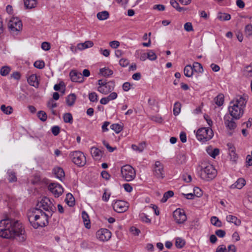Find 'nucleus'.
Listing matches in <instances>:
<instances>
[{
	"mask_svg": "<svg viewBox=\"0 0 252 252\" xmlns=\"http://www.w3.org/2000/svg\"><path fill=\"white\" fill-rule=\"evenodd\" d=\"M0 237L7 239H16L19 242L26 239L25 229L21 222L12 219H5L0 221Z\"/></svg>",
	"mask_w": 252,
	"mask_h": 252,
	"instance_id": "nucleus-1",
	"label": "nucleus"
},
{
	"mask_svg": "<svg viewBox=\"0 0 252 252\" xmlns=\"http://www.w3.org/2000/svg\"><path fill=\"white\" fill-rule=\"evenodd\" d=\"M28 217L31 225L35 229L42 227L48 224V219L51 217L40 209L33 208L28 213Z\"/></svg>",
	"mask_w": 252,
	"mask_h": 252,
	"instance_id": "nucleus-2",
	"label": "nucleus"
},
{
	"mask_svg": "<svg viewBox=\"0 0 252 252\" xmlns=\"http://www.w3.org/2000/svg\"><path fill=\"white\" fill-rule=\"evenodd\" d=\"M247 102L246 96H237L229 103L228 108V115L235 120L240 119L243 115Z\"/></svg>",
	"mask_w": 252,
	"mask_h": 252,
	"instance_id": "nucleus-3",
	"label": "nucleus"
},
{
	"mask_svg": "<svg viewBox=\"0 0 252 252\" xmlns=\"http://www.w3.org/2000/svg\"><path fill=\"white\" fill-rule=\"evenodd\" d=\"M197 170L199 177L205 181H212L217 175L216 169L212 164L209 163L202 164Z\"/></svg>",
	"mask_w": 252,
	"mask_h": 252,
	"instance_id": "nucleus-4",
	"label": "nucleus"
},
{
	"mask_svg": "<svg viewBox=\"0 0 252 252\" xmlns=\"http://www.w3.org/2000/svg\"><path fill=\"white\" fill-rule=\"evenodd\" d=\"M194 132L197 139L202 143L210 140L214 136V132L211 127H202Z\"/></svg>",
	"mask_w": 252,
	"mask_h": 252,
	"instance_id": "nucleus-5",
	"label": "nucleus"
},
{
	"mask_svg": "<svg viewBox=\"0 0 252 252\" xmlns=\"http://www.w3.org/2000/svg\"><path fill=\"white\" fill-rule=\"evenodd\" d=\"M54 200L47 197H44L41 201L38 202L37 206L46 211V214L49 216H52L56 210L54 205Z\"/></svg>",
	"mask_w": 252,
	"mask_h": 252,
	"instance_id": "nucleus-6",
	"label": "nucleus"
},
{
	"mask_svg": "<svg viewBox=\"0 0 252 252\" xmlns=\"http://www.w3.org/2000/svg\"><path fill=\"white\" fill-rule=\"evenodd\" d=\"M121 174L122 178L127 182L133 180L136 177L135 169L128 164L125 165L121 167Z\"/></svg>",
	"mask_w": 252,
	"mask_h": 252,
	"instance_id": "nucleus-7",
	"label": "nucleus"
},
{
	"mask_svg": "<svg viewBox=\"0 0 252 252\" xmlns=\"http://www.w3.org/2000/svg\"><path fill=\"white\" fill-rule=\"evenodd\" d=\"M8 27L11 33L13 35H18L22 31L23 24L21 20L18 17H12L8 23Z\"/></svg>",
	"mask_w": 252,
	"mask_h": 252,
	"instance_id": "nucleus-8",
	"label": "nucleus"
},
{
	"mask_svg": "<svg viewBox=\"0 0 252 252\" xmlns=\"http://www.w3.org/2000/svg\"><path fill=\"white\" fill-rule=\"evenodd\" d=\"M97 91L103 94H107L111 92L115 88L113 82L99 80L98 81Z\"/></svg>",
	"mask_w": 252,
	"mask_h": 252,
	"instance_id": "nucleus-9",
	"label": "nucleus"
},
{
	"mask_svg": "<svg viewBox=\"0 0 252 252\" xmlns=\"http://www.w3.org/2000/svg\"><path fill=\"white\" fill-rule=\"evenodd\" d=\"M173 219L178 225L184 224L187 220V216L185 210L181 208H177L173 212Z\"/></svg>",
	"mask_w": 252,
	"mask_h": 252,
	"instance_id": "nucleus-10",
	"label": "nucleus"
},
{
	"mask_svg": "<svg viewBox=\"0 0 252 252\" xmlns=\"http://www.w3.org/2000/svg\"><path fill=\"white\" fill-rule=\"evenodd\" d=\"M72 162L78 166H83L86 163L84 154L80 151H74L70 154Z\"/></svg>",
	"mask_w": 252,
	"mask_h": 252,
	"instance_id": "nucleus-11",
	"label": "nucleus"
},
{
	"mask_svg": "<svg viewBox=\"0 0 252 252\" xmlns=\"http://www.w3.org/2000/svg\"><path fill=\"white\" fill-rule=\"evenodd\" d=\"M153 174L158 179H163L165 177L164 165L159 161H156L153 166Z\"/></svg>",
	"mask_w": 252,
	"mask_h": 252,
	"instance_id": "nucleus-12",
	"label": "nucleus"
},
{
	"mask_svg": "<svg viewBox=\"0 0 252 252\" xmlns=\"http://www.w3.org/2000/svg\"><path fill=\"white\" fill-rule=\"evenodd\" d=\"M113 209L119 213L126 212L128 208V202L124 200H117L112 204Z\"/></svg>",
	"mask_w": 252,
	"mask_h": 252,
	"instance_id": "nucleus-13",
	"label": "nucleus"
},
{
	"mask_svg": "<svg viewBox=\"0 0 252 252\" xmlns=\"http://www.w3.org/2000/svg\"><path fill=\"white\" fill-rule=\"evenodd\" d=\"M48 189L56 197H59L63 192V187L57 183H51L48 186Z\"/></svg>",
	"mask_w": 252,
	"mask_h": 252,
	"instance_id": "nucleus-14",
	"label": "nucleus"
},
{
	"mask_svg": "<svg viewBox=\"0 0 252 252\" xmlns=\"http://www.w3.org/2000/svg\"><path fill=\"white\" fill-rule=\"evenodd\" d=\"M96 236L101 241H107L111 237V232L106 228H101L96 232Z\"/></svg>",
	"mask_w": 252,
	"mask_h": 252,
	"instance_id": "nucleus-15",
	"label": "nucleus"
},
{
	"mask_svg": "<svg viewBox=\"0 0 252 252\" xmlns=\"http://www.w3.org/2000/svg\"><path fill=\"white\" fill-rule=\"evenodd\" d=\"M223 119L225 126L227 129L232 131L236 128L237 125L234 121L235 120L234 118L230 117L228 114H226L224 116Z\"/></svg>",
	"mask_w": 252,
	"mask_h": 252,
	"instance_id": "nucleus-16",
	"label": "nucleus"
},
{
	"mask_svg": "<svg viewBox=\"0 0 252 252\" xmlns=\"http://www.w3.org/2000/svg\"><path fill=\"white\" fill-rule=\"evenodd\" d=\"M69 75L72 82L81 83L84 81V78L82 73L77 70H71Z\"/></svg>",
	"mask_w": 252,
	"mask_h": 252,
	"instance_id": "nucleus-17",
	"label": "nucleus"
},
{
	"mask_svg": "<svg viewBox=\"0 0 252 252\" xmlns=\"http://www.w3.org/2000/svg\"><path fill=\"white\" fill-rule=\"evenodd\" d=\"M246 184V182L244 178H239L234 184L229 186V189H241L245 186Z\"/></svg>",
	"mask_w": 252,
	"mask_h": 252,
	"instance_id": "nucleus-18",
	"label": "nucleus"
},
{
	"mask_svg": "<svg viewBox=\"0 0 252 252\" xmlns=\"http://www.w3.org/2000/svg\"><path fill=\"white\" fill-rule=\"evenodd\" d=\"M90 152L92 157L95 160H100L103 156L102 151L95 147H92Z\"/></svg>",
	"mask_w": 252,
	"mask_h": 252,
	"instance_id": "nucleus-19",
	"label": "nucleus"
},
{
	"mask_svg": "<svg viewBox=\"0 0 252 252\" xmlns=\"http://www.w3.org/2000/svg\"><path fill=\"white\" fill-rule=\"evenodd\" d=\"M53 173L55 177L62 181L64 179L65 173L63 169L59 166L55 167L53 169Z\"/></svg>",
	"mask_w": 252,
	"mask_h": 252,
	"instance_id": "nucleus-20",
	"label": "nucleus"
},
{
	"mask_svg": "<svg viewBox=\"0 0 252 252\" xmlns=\"http://www.w3.org/2000/svg\"><path fill=\"white\" fill-rule=\"evenodd\" d=\"M28 83L35 88H38L39 82L38 77L36 74H31L27 79Z\"/></svg>",
	"mask_w": 252,
	"mask_h": 252,
	"instance_id": "nucleus-21",
	"label": "nucleus"
},
{
	"mask_svg": "<svg viewBox=\"0 0 252 252\" xmlns=\"http://www.w3.org/2000/svg\"><path fill=\"white\" fill-rule=\"evenodd\" d=\"M93 45L94 43L92 41H86L84 43H80L77 44L76 48L75 49V51H76V49L81 51L89 48H91L93 47Z\"/></svg>",
	"mask_w": 252,
	"mask_h": 252,
	"instance_id": "nucleus-22",
	"label": "nucleus"
},
{
	"mask_svg": "<svg viewBox=\"0 0 252 252\" xmlns=\"http://www.w3.org/2000/svg\"><path fill=\"white\" fill-rule=\"evenodd\" d=\"M206 151L213 158H215L220 154V150L218 148H214L212 146L207 147Z\"/></svg>",
	"mask_w": 252,
	"mask_h": 252,
	"instance_id": "nucleus-23",
	"label": "nucleus"
},
{
	"mask_svg": "<svg viewBox=\"0 0 252 252\" xmlns=\"http://www.w3.org/2000/svg\"><path fill=\"white\" fill-rule=\"evenodd\" d=\"M226 220L229 223H234L236 226H240L241 224V221L237 217L231 215H228L226 217Z\"/></svg>",
	"mask_w": 252,
	"mask_h": 252,
	"instance_id": "nucleus-24",
	"label": "nucleus"
},
{
	"mask_svg": "<svg viewBox=\"0 0 252 252\" xmlns=\"http://www.w3.org/2000/svg\"><path fill=\"white\" fill-rule=\"evenodd\" d=\"M134 56L141 61H145L147 60V53L143 50L139 49L136 50Z\"/></svg>",
	"mask_w": 252,
	"mask_h": 252,
	"instance_id": "nucleus-25",
	"label": "nucleus"
},
{
	"mask_svg": "<svg viewBox=\"0 0 252 252\" xmlns=\"http://www.w3.org/2000/svg\"><path fill=\"white\" fill-rule=\"evenodd\" d=\"M76 99V96L74 94H70L66 98V102L68 106H72L74 105Z\"/></svg>",
	"mask_w": 252,
	"mask_h": 252,
	"instance_id": "nucleus-26",
	"label": "nucleus"
},
{
	"mask_svg": "<svg viewBox=\"0 0 252 252\" xmlns=\"http://www.w3.org/2000/svg\"><path fill=\"white\" fill-rule=\"evenodd\" d=\"M82 218L85 227L87 228H90L91 227V224L89 217L85 211H83L82 212Z\"/></svg>",
	"mask_w": 252,
	"mask_h": 252,
	"instance_id": "nucleus-27",
	"label": "nucleus"
},
{
	"mask_svg": "<svg viewBox=\"0 0 252 252\" xmlns=\"http://www.w3.org/2000/svg\"><path fill=\"white\" fill-rule=\"evenodd\" d=\"M243 74L247 77H252V63L244 68L243 70Z\"/></svg>",
	"mask_w": 252,
	"mask_h": 252,
	"instance_id": "nucleus-28",
	"label": "nucleus"
},
{
	"mask_svg": "<svg viewBox=\"0 0 252 252\" xmlns=\"http://www.w3.org/2000/svg\"><path fill=\"white\" fill-rule=\"evenodd\" d=\"M65 202L70 207H72L74 205L75 199L72 194L70 193L66 194Z\"/></svg>",
	"mask_w": 252,
	"mask_h": 252,
	"instance_id": "nucleus-29",
	"label": "nucleus"
},
{
	"mask_svg": "<svg viewBox=\"0 0 252 252\" xmlns=\"http://www.w3.org/2000/svg\"><path fill=\"white\" fill-rule=\"evenodd\" d=\"M145 148V143L142 142L139 143L138 145L133 144L131 145V148L133 151L141 153L142 152Z\"/></svg>",
	"mask_w": 252,
	"mask_h": 252,
	"instance_id": "nucleus-30",
	"label": "nucleus"
},
{
	"mask_svg": "<svg viewBox=\"0 0 252 252\" xmlns=\"http://www.w3.org/2000/svg\"><path fill=\"white\" fill-rule=\"evenodd\" d=\"M184 75L187 77H191L193 74V68L190 65H186L184 69Z\"/></svg>",
	"mask_w": 252,
	"mask_h": 252,
	"instance_id": "nucleus-31",
	"label": "nucleus"
},
{
	"mask_svg": "<svg viewBox=\"0 0 252 252\" xmlns=\"http://www.w3.org/2000/svg\"><path fill=\"white\" fill-rule=\"evenodd\" d=\"M99 73L101 75L107 77L112 75L113 71L108 67H105L100 69Z\"/></svg>",
	"mask_w": 252,
	"mask_h": 252,
	"instance_id": "nucleus-32",
	"label": "nucleus"
},
{
	"mask_svg": "<svg viewBox=\"0 0 252 252\" xmlns=\"http://www.w3.org/2000/svg\"><path fill=\"white\" fill-rule=\"evenodd\" d=\"M193 72H195L199 73H202L203 72V66L201 63L198 62L193 63L192 66Z\"/></svg>",
	"mask_w": 252,
	"mask_h": 252,
	"instance_id": "nucleus-33",
	"label": "nucleus"
},
{
	"mask_svg": "<svg viewBox=\"0 0 252 252\" xmlns=\"http://www.w3.org/2000/svg\"><path fill=\"white\" fill-rule=\"evenodd\" d=\"M36 0H24V5L26 8L32 9L35 7Z\"/></svg>",
	"mask_w": 252,
	"mask_h": 252,
	"instance_id": "nucleus-34",
	"label": "nucleus"
},
{
	"mask_svg": "<svg viewBox=\"0 0 252 252\" xmlns=\"http://www.w3.org/2000/svg\"><path fill=\"white\" fill-rule=\"evenodd\" d=\"M187 161V157L183 154H179L176 157V161L179 164L185 163Z\"/></svg>",
	"mask_w": 252,
	"mask_h": 252,
	"instance_id": "nucleus-35",
	"label": "nucleus"
},
{
	"mask_svg": "<svg viewBox=\"0 0 252 252\" xmlns=\"http://www.w3.org/2000/svg\"><path fill=\"white\" fill-rule=\"evenodd\" d=\"M109 13L107 11H103L97 13L96 16L99 20H105L108 18Z\"/></svg>",
	"mask_w": 252,
	"mask_h": 252,
	"instance_id": "nucleus-36",
	"label": "nucleus"
},
{
	"mask_svg": "<svg viewBox=\"0 0 252 252\" xmlns=\"http://www.w3.org/2000/svg\"><path fill=\"white\" fill-rule=\"evenodd\" d=\"M210 221L211 224L216 227H220L222 226L221 221L216 216L212 217Z\"/></svg>",
	"mask_w": 252,
	"mask_h": 252,
	"instance_id": "nucleus-37",
	"label": "nucleus"
},
{
	"mask_svg": "<svg viewBox=\"0 0 252 252\" xmlns=\"http://www.w3.org/2000/svg\"><path fill=\"white\" fill-rule=\"evenodd\" d=\"M215 103L219 106L223 105L224 102V96L222 94H218L214 99Z\"/></svg>",
	"mask_w": 252,
	"mask_h": 252,
	"instance_id": "nucleus-38",
	"label": "nucleus"
},
{
	"mask_svg": "<svg viewBox=\"0 0 252 252\" xmlns=\"http://www.w3.org/2000/svg\"><path fill=\"white\" fill-rule=\"evenodd\" d=\"M157 59V56L155 52L152 50H149L147 52V59L154 61Z\"/></svg>",
	"mask_w": 252,
	"mask_h": 252,
	"instance_id": "nucleus-39",
	"label": "nucleus"
},
{
	"mask_svg": "<svg viewBox=\"0 0 252 252\" xmlns=\"http://www.w3.org/2000/svg\"><path fill=\"white\" fill-rule=\"evenodd\" d=\"M181 104L179 101L176 102L174 104L173 114L175 116L178 115L181 112Z\"/></svg>",
	"mask_w": 252,
	"mask_h": 252,
	"instance_id": "nucleus-40",
	"label": "nucleus"
},
{
	"mask_svg": "<svg viewBox=\"0 0 252 252\" xmlns=\"http://www.w3.org/2000/svg\"><path fill=\"white\" fill-rule=\"evenodd\" d=\"M217 18L220 21H228L231 18V16L229 14L220 12L218 13Z\"/></svg>",
	"mask_w": 252,
	"mask_h": 252,
	"instance_id": "nucleus-41",
	"label": "nucleus"
},
{
	"mask_svg": "<svg viewBox=\"0 0 252 252\" xmlns=\"http://www.w3.org/2000/svg\"><path fill=\"white\" fill-rule=\"evenodd\" d=\"M0 109L3 113L6 115H10L13 112V108L10 106H6L5 105H2Z\"/></svg>",
	"mask_w": 252,
	"mask_h": 252,
	"instance_id": "nucleus-42",
	"label": "nucleus"
},
{
	"mask_svg": "<svg viewBox=\"0 0 252 252\" xmlns=\"http://www.w3.org/2000/svg\"><path fill=\"white\" fill-rule=\"evenodd\" d=\"M140 220L143 222L146 223H150L151 222V219L149 216L144 213H141L139 214Z\"/></svg>",
	"mask_w": 252,
	"mask_h": 252,
	"instance_id": "nucleus-43",
	"label": "nucleus"
},
{
	"mask_svg": "<svg viewBox=\"0 0 252 252\" xmlns=\"http://www.w3.org/2000/svg\"><path fill=\"white\" fill-rule=\"evenodd\" d=\"M170 4L179 12H181L185 9L184 7H180L178 2L176 0H170Z\"/></svg>",
	"mask_w": 252,
	"mask_h": 252,
	"instance_id": "nucleus-44",
	"label": "nucleus"
},
{
	"mask_svg": "<svg viewBox=\"0 0 252 252\" xmlns=\"http://www.w3.org/2000/svg\"><path fill=\"white\" fill-rule=\"evenodd\" d=\"M88 98L92 102H97L98 101V95L95 92L89 93Z\"/></svg>",
	"mask_w": 252,
	"mask_h": 252,
	"instance_id": "nucleus-45",
	"label": "nucleus"
},
{
	"mask_svg": "<svg viewBox=\"0 0 252 252\" xmlns=\"http://www.w3.org/2000/svg\"><path fill=\"white\" fill-rule=\"evenodd\" d=\"M174 195V192L172 191L169 190L164 193L163 197L161 201L162 202L164 203L166 202L168 198L172 197Z\"/></svg>",
	"mask_w": 252,
	"mask_h": 252,
	"instance_id": "nucleus-46",
	"label": "nucleus"
},
{
	"mask_svg": "<svg viewBox=\"0 0 252 252\" xmlns=\"http://www.w3.org/2000/svg\"><path fill=\"white\" fill-rule=\"evenodd\" d=\"M110 127L117 133H119L123 130L122 126L119 124H113L111 125Z\"/></svg>",
	"mask_w": 252,
	"mask_h": 252,
	"instance_id": "nucleus-47",
	"label": "nucleus"
},
{
	"mask_svg": "<svg viewBox=\"0 0 252 252\" xmlns=\"http://www.w3.org/2000/svg\"><path fill=\"white\" fill-rule=\"evenodd\" d=\"M10 68L8 66H2L0 70V74L2 76L7 75L10 71Z\"/></svg>",
	"mask_w": 252,
	"mask_h": 252,
	"instance_id": "nucleus-48",
	"label": "nucleus"
},
{
	"mask_svg": "<svg viewBox=\"0 0 252 252\" xmlns=\"http://www.w3.org/2000/svg\"><path fill=\"white\" fill-rule=\"evenodd\" d=\"M185 245V241L181 238H177L176 239L175 246L178 249L182 248Z\"/></svg>",
	"mask_w": 252,
	"mask_h": 252,
	"instance_id": "nucleus-49",
	"label": "nucleus"
},
{
	"mask_svg": "<svg viewBox=\"0 0 252 252\" xmlns=\"http://www.w3.org/2000/svg\"><path fill=\"white\" fill-rule=\"evenodd\" d=\"M8 180L10 182H14L17 181V178L15 173L11 170H8L7 172Z\"/></svg>",
	"mask_w": 252,
	"mask_h": 252,
	"instance_id": "nucleus-50",
	"label": "nucleus"
},
{
	"mask_svg": "<svg viewBox=\"0 0 252 252\" xmlns=\"http://www.w3.org/2000/svg\"><path fill=\"white\" fill-rule=\"evenodd\" d=\"M63 121L66 123L72 124L73 122V118L71 114L69 113H65L63 116Z\"/></svg>",
	"mask_w": 252,
	"mask_h": 252,
	"instance_id": "nucleus-51",
	"label": "nucleus"
},
{
	"mask_svg": "<svg viewBox=\"0 0 252 252\" xmlns=\"http://www.w3.org/2000/svg\"><path fill=\"white\" fill-rule=\"evenodd\" d=\"M38 118L42 122L46 121L47 115L46 113L43 111H39L37 114Z\"/></svg>",
	"mask_w": 252,
	"mask_h": 252,
	"instance_id": "nucleus-52",
	"label": "nucleus"
},
{
	"mask_svg": "<svg viewBox=\"0 0 252 252\" xmlns=\"http://www.w3.org/2000/svg\"><path fill=\"white\" fill-rule=\"evenodd\" d=\"M111 192L107 189H105L102 196V199L105 202H107L110 197Z\"/></svg>",
	"mask_w": 252,
	"mask_h": 252,
	"instance_id": "nucleus-53",
	"label": "nucleus"
},
{
	"mask_svg": "<svg viewBox=\"0 0 252 252\" xmlns=\"http://www.w3.org/2000/svg\"><path fill=\"white\" fill-rule=\"evenodd\" d=\"M193 194H194V196H195L197 197H200L202 195L203 192L202 190L199 188L195 187L193 188Z\"/></svg>",
	"mask_w": 252,
	"mask_h": 252,
	"instance_id": "nucleus-54",
	"label": "nucleus"
},
{
	"mask_svg": "<svg viewBox=\"0 0 252 252\" xmlns=\"http://www.w3.org/2000/svg\"><path fill=\"white\" fill-rule=\"evenodd\" d=\"M245 32L247 36L252 35V25L248 24L245 28Z\"/></svg>",
	"mask_w": 252,
	"mask_h": 252,
	"instance_id": "nucleus-55",
	"label": "nucleus"
},
{
	"mask_svg": "<svg viewBox=\"0 0 252 252\" xmlns=\"http://www.w3.org/2000/svg\"><path fill=\"white\" fill-rule=\"evenodd\" d=\"M129 61L126 58H122L119 61V64L123 67H126L129 64Z\"/></svg>",
	"mask_w": 252,
	"mask_h": 252,
	"instance_id": "nucleus-56",
	"label": "nucleus"
},
{
	"mask_svg": "<svg viewBox=\"0 0 252 252\" xmlns=\"http://www.w3.org/2000/svg\"><path fill=\"white\" fill-rule=\"evenodd\" d=\"M34 66L37 68L42 69L45 66V63L42 61H37L34 62Z\"/></svg>",
	"mask_w": 252,
	"mask_h": 252,
	"instance_id": "nucleus-57",
	"label": "nucleus"
},
{
	"mask_svg": "<svg viewBox=\"0 0 252 252\" xmlns=\"http://www.w3.org/2000/svg\"><path fill=\"white\" fill-rule=\"evenodd\" d=\"M51 131L54 135L57 136L60 133V128L59 126H55L51 128Z\"/></svg>",
	"mask_w": 252,
	"mask_h": 252,
	"instance_id": "nucleus-58",
	"label": "nucleus"
},
{
	"mask_svg": "<svg viewBox=\"0 0 252 252\" xmlns=\"http://www.w3.org/2000/svg\"><path fill=\"white\" fill-rule=\"evenodd\" d=\"M184 29L187 32H191L193 31V27L192 24L190 22H187L184 25Z\"/></svg>",
	"mask_w": 252,
	"mask_h": 252,
	"instance_id": "nucleus-59",
	"label": "nucleus"
},
{
	"mask_svg": "<svg viewBox=\"0 0 252 252\" xmlns=\"http://www.w3.org/2000/svg\"><path fill=\"white\" fill-rule=\"evenodd\" d=\"M41 48L44 51H48L51 48L50 44L48 42H43L41 44Z\"/></svg>",
	"mask_w": 252,
	"mask_h": 252,
	"instance_id": "nucleus-60",
	"label": "nucleus"
},
{
	"mask_svg": "<svg viewBox=\"0 0 252 252\" xmlns=\"http://www.w3.org/2000/svg\"><path fill=\"white\" fill-rule=\"evenodd\" d=\"M183 180L186 183H190L192 180L191 175L188 174H184L182 175Z\"/></svg>",
	"mask_w": 252,
	"mask_h": 252,
	"instance_id": "nucleus-61",
	"label": "nucleus"
},
{
	"mask_svg": "<svg viewBox=\"0 0 252 252\" xmlns=\"http://www.w3.org/2000/svg\"><path fill=\"white\" fill-rule=\"evenodd\" d=\"M111 93L107 96L109 100L110 101H112L115 100L118 97V94L116 92H110Z\"/></svg>",
	"mask_w": 252,
	"mask_h": 252,
	"instance_id": "nucleus-62",
	"label": "nucleus"
},
{
	"mask_svg": "<svg viewBox=\"0 0 252 252\" xmlns=\"http://www.w3.org/2000/svg\"><path fill=\"white\" fill-rule=\"evenodd\" d=\"M123 187L125 190L127 192H131L133 190L132 187L128 183H125L123 184Z\"/></svg>",
	"mask_w": 252,
	"mask_h": 252,
	"instance_id": "nucleus-63",
	"label": "nucleus"
},
{
	"mask_svg": "<svg viewBox=\"0 0 252 252\" xmlns=\"http://www.w3.org/2000/svg\"><path fill=\"white\" fill-rule=\"evenodd\" d=\"M130 231L135 236H138L140 233V230L134 226H132L130 228Z\"/></svg>",
	"mask_w": 252,
	"mask_h": 252,
	"instance_id": "nucleus-64",
	"label": "nucleus"
}]
</instances>
